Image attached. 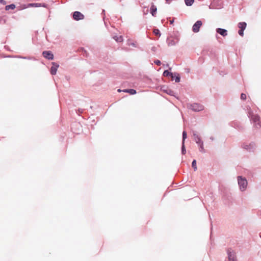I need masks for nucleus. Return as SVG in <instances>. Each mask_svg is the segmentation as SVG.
Segmentation results:
<instances>
[{
    "label": "nucleus",
    "instance_id": "412c9836",
    "mask_svg": "<svg viewBox=\"0 0 261 261\" xmlns=\"http://www.w3.org/2000/svg\"><path fill=\"white\" fill-rule=\"evenodd\" d=\"M16 6L14 4H10L9 5H7L5 7L6 10H9L10 9L13 10L15 8Z\"/></svg>",
    "mask_w": 261,
    "mask_h": 261
},
{
    "label": "nucleus",
    "instance_id": "a19ab883",
    "mask_svg": "<svg viewBox=\"0 0 261 261\" xmlns=\"http://www.w3.org/2000/svg\"><path fill=\"white\" fill-rule=\"evenodd\" d=\"M210 139H211V140H214V137H210Z\"/></svg>",
    "mask_w": 261,
    "mask_h": 261
},
{
    "label": "nucleus",
    "instance_id": "a878e982",
    "mask_svg": "<svg viewBox=\"0 0 261 261\" xmlns=\"http://www.w3.org/2000/svg\"><path fill=\"white\" fill-rule=\"evenodd\" d=\"M195 142L196 144L198 145H201V143L203 144V141L201 140V137H199L197 139H196L195 141Z\"/></svg>",
    "mask_w": 261,
    "mask_h": 261
},
{
    "label": "nucleus",
    "instance_id": "6e6552de",
    "mask_svg": "<svg viewBox=\"0 0 261 261\" xmlns=\"http://www.w3.org/2000/svg\"><path fill=\"white\" fill-rule=\"evenodd\" d=\"M42 56L46 59L52 60L54 59V56L50 50H45L42 52Z\"/></svg>",
    "mask_w": 261,
    "mask_h": 261
},
{
    "label": "nucleus",
    "instance_id": "f704fd0d",
    "mask_svg": "<svg viewBox=\"0 0 261 261\" xmlns=\"http://www.w3.org/2000/svg\"><path fill=\"white\" fill-rule=\"evenodd\" d=\"M156 50H157V48H156V47H155L154 46H152L151 48V50L153 53H154L155 52H156Z\"/></svg>",
    "mask_w": 261,
    "mask_h": 261
},
{
    "label": "nucleus",
    "instance_id": "4c0bfd02",
    "mask_svg": "<svg viewBox=\"0 0 261 261\" xmlns=\"http://www.w3.org/2000/svg\"><path fill=\"white\" fill-rule=\"evenodd\" d=\"M173 22H174V19H172V20H170V24H173Z\"/></svg>",
    "mask_w": 261,
    "mask_h": 261
},
{
    "label": "nucleus",
    "instance_id": "cd10ccee",
    "mask_svg": "<svg viewBox=\"0 0 261 261\" xmlns=\"http://www.w3.org/2000/svg\"><path fill=\"white\" fill-rule=\"evenodd\" d=\"M153 33L155 35L157 36H161V33L159 29H154L153 30Z\"/></svg>",
    "mask_w": 261,
    "mask_h": 261
},
{
    "label": "nucleus",
    "instance_id": "f257e3e1",
    "mask_svg": "<svg viewBox=\"0 0 261 261\" xmlns=\"http://www.w3.org/2000/svg\"><path fill=\"white\" fill-rule=\"evenodd\" d=\"M243 109L246 112L251 123L252 124L253 128L254 129H259L261 127L259 115L252 110L249 106H245Z\"/></svg>",
    "mask_w": 261,
    "mask_h": 261
},
{
    "label": "nucleus",
    "instance_id": "f03ea898",
    "mask_svg": "<svg viewBox=\"0 0 261 261\" xmlns=\"http://www.w3.org/2000/svg\"><path fill=\"white\" fill-rule=\"evenodd\" d=\"M237 181L239 190L241 192L246 191L248 186V181L247 179L245 177L239 175L237 176Z\"/></svg>",
    "mask_w": 261,
    "mask_h": 261
},
{
    "label": "nucleus",
    "instance_id": "7ed1b4c3",
    "mask_svg": "<svg viewBox=\"0 0 261 261\" xmlns=\"http://www.w3.org/2000/svg\"><path fill=\"white\" fill-rule=\"evenodd\" d=\"M242 147L248 152H254L256 148V145L254 142L250 143H244L242 144Z\"/></svg>",
    "mask_w": 261,
    "mask_h": 261
},
{
    "label": "nucleus",
    "instance_id": "9b49d317",
    "mask_svg": "<svg viewBox=\"0 0 261 261\" xmlns=\"http://www.w3.org/2000/svg\"><path fill=\"white\" fill-rule=\"evenodd\" d=\"M216 32L217 34H220L223 37H226L228 35L227 30L225 29L218 28L216 29Z\"/></svg>",
    "mask_w": 261,
    "mask_h": 261
},
{
    "label": "nucleus",
    "instance_id": "f8f14e48",
    "mask_svg": "<svg viewBox=\"0 0 261 261\" xmlns=\"http://www.w3.org/2000/svg\"><path fill=\"white\" fill-rule=\"evenodd\" d=\"M231 126L234 127L236 129L241 130L242 128V126L237 122H231L230 123Z\"/></svg>",
    "mask_w": 261,
    "mask_h": 261
},
{
    "label": "nucleus",
    "instance_id": "79ce46f5",
    "mask_svg": "<svg viewBox=\"0 0 261 261\" xmlns=\"http://www.w3.org/2000/svg\"><path fill=\"white\" fill-rule=\"evenodd\" d=\"M167 3H169L171 0H165Z\"/></svg>",
    "mask_w": 261,
    "mask_h": 261
},
{
    "label": "nucleus",
    "instance_id": "dca6fc26",
    "mask_svg": "<svg viewBox=\"0 0 261 261\" xmlns=\"http://www.w3.org/2000/svg\"><path fill=\"white\" fill-rule=\"evenodd\" d=\"M156 11L157 8L156 6H155L153 4H152L150 7V13L152 14L153 16H154L155 15Z\"/></svg>",
    "mask_w": 261,
    "mask_h": 261
},
{
    "label": "nucleus",
    "instance_id": "37998d69",
    "mask_svg": "<svg viewBox=\"0 0 261 261\" xmlns=\"http://www.w3.org/2000/svg\"><path fill=\"white\" fill-rule=\"evenodd\" d=\"M117 91H118V92H119L121 91V90L120 89H118Z\"/></svg>",
    "mask_w": 261,
    "mask_h": 261
},
{
    "label": "nucleus",
    "instance_id": "b1692460",
    "mask_svg": "<svg viewBox=\"0 0 261 261\" xmlns=\"http://www.w3.org/2000/svg\"><path fill=\"white\" fill-rule=\"evenodd\" d=\"M199 151L202 153H205V150L203 147V144L201 143V145H198Z\"/></svg>",
    "mask_w": 261,
    "mask_h": 261
},
{
    "label": "nucleus",
    "instance_id": "e433bc0d",
    "mask_svg": "<svg viewBox=\"0 0 261 261\" xmlns=\"http://www.w3.org/2000/svg\"><path fill=\"white\" fill-rule=\"evenodd\" d=\"M0 4H2L3 5H6V2L4 0H0Z\"/></svg>",
    "mask_w": 261,
    "mask_h": 261
},
{
    "label": "nucleus",
    "instance_id": "2eb2a0df",
    "mask_svg": "<svg viewBox=\"0 0 261 261\" xmlns=\"http://www.w3.org/2000/svg\"><path fill=\"white\" fill-rule=\"evenodd\" d=\"M29 6L31 7H46V5L45 4H41V3H32L30 4Z\"/></svg>",
    "mask_w": 261,
    "mask_h": 261
},
{
    "label": "nucleus",
    "instance_id": "72a5a7b5",
    "mask_svg": "<svg viewBox=\"0 0 261 261\" xmlns=\"http://www.w3.org/2000/svg\"><path fill=\"white\" fill-rule=\"evenodd\" d=\"M244 30H239L238 31V34H239V35L243 37L244 36Z\"/></svg>",
    "mask_w": 261,
    "mask_h": 261
},
{
    "label": "nucleus",
    "instance_id": "58836bf2",
    "mask_svg": "<svg viewBox=\"0 0 261 261\" xmlns=\"http://www.w3.org/2000/svg\"><path fill=\"white\" fill-rule=\"evenodd\" d=\"M78 111H79V113H82L83 112V110H82V109L81 110V109H79Z\"/></svg>",
    "mask_w": 261,
    "mask_h": 261
},
{
    "label": "nucleus",
    "instance_id": "393cba45",
    "mask_svg": "<svg viewBox=\"0 0 261 261\" xmlns=\"http://www.w3.org/2000/svg\"><path fill=\"white\" fill-rule=\"evenodd\" d=\"M186 153V147L185 145V143L182 142V145H181V153L182 154H185Z\"/></svg>",
    "mask_w": 261,
    "mask_h": 261
},
{
    "label": "nucleus",
    "instance_id": "6ab92c4d",
    "mask_svg": "<svg viewBox=\"0 0 261 261\" xmlns=\"http://www.w3.org/2000/svg\"><path fill=\"white\" fill-rule=\"evenodd\" d=\"M174 80H175L176 83H179L180 81V76L179 74L177 73H174Z\"/></svg>",
    "mask_w": 261,
    "mask_h": 261
},
{
    "label": "nucleus",
    "instance_id": "5701e85b",
    "mask_svg": "<svg viewBox=\"0 0 261 261\" xmlns=\"http://www.w3.org/2000/svg\"><path fill=\"white\" fill-rule=\"evenodd\" d=\"M193 137L194 141L200 137L196 131H193Z\"/></svg>",
    "mask_w": 261,
    "mask_h": 261
},
{
    "label": "nucleus",
    "instance_id": "c756f323",
    "mask_svg": "<svg viewBox=\"0 0 261 261\" xmlns=\"http://www.w3.org/2000/svg\"><path fill=\"white\" fill-rule=\"evenodd\" d=\"M22 59H27V60H36V59L34 57H30V56H29V57H22Z\"/></svg>",
    "mask_w": 261,
    "mask_h": 261
},
{
    "label": "nucleus",
    "instance_id": "4468645a",
    "mask_svg": "<svg viewBox=\"0 0 261 261\" xmlns=\"http://www.w3.org/2000/svg\"><path fill=\"white\" fill-rule=\"evenodd\" d=\"M247 27V23L245 22H240L238 24V27L239 30H245Z\"/></svg>",
    "mask_w": 261,
    "mask_h": 261
},
{
    "label": "nucleus",
    "instance_id": "0eeeda50",
    "mask_svg": "<svg viewBox=\"0 0 261 261\" xmlns=\"http://www.w3.org/2000/svg\"><path fill=\"white\" fill-rule=\"evenodd\" d=\"M202 22L201 20H197L193 24L192 27V31L194 33H198L199 32L200 27L202 26Z\"/></svg>",
    "mask_w": 261,
    "mask_h": 261
},
{
    "label": "nucleus",
    "instance_id": "aec40b11",
    "mask_svg": "<svg viewBox=\"0 0 261 261\" xmlns=\"http://www.w3.org/2000/svg\"><path fill=\"white\" fill-rule=\"evenodd\" d=\"M113 38L117 42H121L123 41V37L122 36H115L113 37Z\"/></svg>",
    "mask_w": 261,
    "mask_h": 261
},
{
    "label": "nucleus",
    "instance_id": "9d476101",
    "mask_svg": "<svg viewBox=\"0 0 261 261\" xmlns=\"http://www.w3.org/2000/svg\"><path fill=\"white\" fill-rule=\"evenodd\" d=\"M52 66L50 68V72L51 75H55L57 73V71L58 67H59V65L56 62L51 63Z\"/></svg>",
    "mask_w": 261,
    "mask_h": 261
},
{
    "label": "nucleus",
    "instance_id": "20e7f679",
    "mask_svg": "<svg viewBox=\"0 0 261 261\" xmlns=\"http://www.w3.org/2000/svg\"><path fill=\"white\" fill-rule=\"evenodd\" d=\"M188 108L194 112H200L204 110V107L198 103L190 104Z\"/></svg>",
    "mask_w": 261,
    "mask_h": 261
},
{
    "label": "nucleus",
    "instance_id": "bb28decb",
    "mask_svg": "<svg viewBox=\"0 0 261 261\" xmlns=\"http://www.w3.org/2000/svg\"><path fill=\"white\" fill-rule=\"evenodd\" d=\"M192 166L193 168L194 169V171H196L197 170V166H196V161L195 160H194L192 162Z\"/></svg>",
    "mask_w": 261,
    "mask_h": 261
},
{
    "label": "nucleus",
    "instance_id": "4be33fe9",
    "mask_svg": "<svg viewBox=\"0 0 261 261\" xmlns=\"http://www.w3.org/2000/svg\"><path fill=\"white\" fill-rule=\"evenodd\" d=\"M194 0H185V3L186 6H191L193 5Z\"/></svg>",
    "mask_w": 261,
    "mask_h": 261
},
{
    "label": "nucleus",
    "instance_id": "ddd939ff",
    "mask_svg": "<svg viewBox=\"0 0 261 261\" xmlns=\"http://www.w3.org/2000/svg\"><path fill=\"white\" fill-rule=\"evenodd\" d=\"M163 75L164 76H170L172 80H174V73L171 72L168 70H166L164 71Z\"/></svg>",
    "mask_w": 261,
    "mask_h": 261
},
{
    "label": "nucleus",
    "instance_id": "ea45409f",
    "mask_svg": "<svg viewBox=\"0 0 261 261\" xmlns=\"http://www.w3.org/2000/svg\"><path fill=\"white\" fill-rule=\"evenodd\" d=\"M17 57L18 58L22 59V57H23V56H17Z\"/></svg>",
    "mask_w": 261,
    "mask_h": 261
},
{
    "label": "nucleus",
    "instance_id": "f3484780",
    "mask_svg": "<svg viewBox=\"0 0 261 261\" xmlns=\"http://www.w3.org/2000/svg\"><path fill=\"white\" fill-rule=\"evenodd\" d=\"M167 42L168 46H174L176 44L175 41L172 38H167Z\"/></svg>",
    "mask_w": 261,
    "mask_h": 261
},
{
    "label": "nucleus",
    "instance_id": "39448f33",
    "mask_svg": "<svg viewBox=\"0 0 261 261\" xmlns=\"http://www.w3.org/2000/svg\"><path fill=\"white\" fill-rule=\"evenodd\" d=\"M84 15L79 11H75L72 13V18L76 21H79L84 19Z\"/></svg>",
    "mask_w": 261,
    "mask_h": 261
},
{
    "label": "nucleus",
    "instance_id": "473e14b6",
    "mask_svg": "<svg viewBox=\"0 0 261 261\" xmlns=\"http://www.w3.org/2000/svg\"><path fill=\"white\" fill-rule=\"evenodd\" d=\"M247 98L246 95L245 93H242L241 94V99L242 100H245Z\"/></svg>",
    "mask_w": 261,
    "mask_h": 261
},
{
    "label": "nucleus",
    "instance_id": "1a4fd4ad",
    "mask_svg": "<svg viewBox=\"0 0 261 261\" xmlns=\"http://www.w3.org/2000/svg\"><path fill=\"white\" fill-rule=\"evenodd\" d=\"M212 4L213 7L216 9H220L223 7V2L221 0H213Z\"/></svg>",
    "mask_w": 261,
    "mask_h": 261
},
{
    "label": "nucleus",
    "instance_id": "c85d7f7f",
    "mask_svg": "<svg viewBox=\"0 0 261 261\" xmlns=\"http://www.w3.org/2000/svg\"><path fill=\"white\" fill-rule=\"evenodd\" d=\"M187 132L184 130L182 132V142H184L185 143V140L187 138Z\"/></svg>",
    "mask_w": 261,
    "mask_h": 261
},
{
    "label": "nucleus",
    "instance_id": "7c9ffc66",
    "mask_svg": "<svg viewBox=\"0 0 261 261\" xmlns=\"http://www.w3.org/2000/svg\"><path fill=\"white\" fill-rule=\"evenodd\" d=\"M166 92L168 94H169L170 95H173L174 92H173V91H172L170 89L167 90L166 91Z\"/></svg>",
    "mask_w": 261,
    "mask_h": 261
},
{
    "label": "nucleus",
    "instance_id": "c03bdc74",
    "mask_svg": "<svg viewBox=\"0 0 261 261\" xmlns=\"http://www.w3.org/2000/svg\"><path fill=\"white\" fill-rule=\"evenodd\" d=\"M259 237H261V232H260V233H259Z\"/></svg>",
    "mask_w": 261,
    "mask_h": 261
},
{
    "label": "nucleus",
    "instance_id": "c9c22d12",
    "mask_svg": "<svg viewBox=\"0 0 261 261\" xmlns=\"http://www.w3.org/2000/svg\"><path fill=\"white\" fill-rule=\"evenodd\" d=\"M154 63L155 64H156L158 66H160L161 64V62L159 60H156L154 61Z\"/></svg>",
    "mask_w": 261,
    "mask_h": 261
},
{
    "label": "nucleus",
    "instance_id": "423d86ee",
    "mask_svg": "<svg viewBox=\"0 0 261 261\" xmlns=\"http://www.w3.org/2000/svg\"><path fill=\"white\" fill-rule=\"evenodd\" d=\"M228 261H237L236 253L232 249L227 250Z\"/></svg>",
    "mask_w": 261,
    "mask_h": 261
},
{
    "label": "nucleus",
    "instance_id": "2f4dec72",
    "mask_svg": "<svg viewBox=\"0 0 261 261\" xmlns=\"http://www.w3.org/2000/svg\"><path fill=\"white\" fill-rule=\"evenodd\" d=\"M128 45H130V46H132L134 47H137V45L134 42H129V41L128 40V43H127Z\"/></svg>",
    "mask_w": 261,
    "mask_h": 261
},
{
    "label": "nucleus",
    "instance_id": "a211bd4d",
    "mask_svg": "<svg viewBox=\"0 0 261 261\" xmlns=\"http://www.w3.org/2000/svg\"><path fill=\"white\" fill-rule=\"evenodd\" d=\"M124 92H127L131 95H134L136 93V90L134 89H126L123 90Z\"/></svg>",
    "mask_w": 261,
    "mask_h": 261
}]
</instances>
